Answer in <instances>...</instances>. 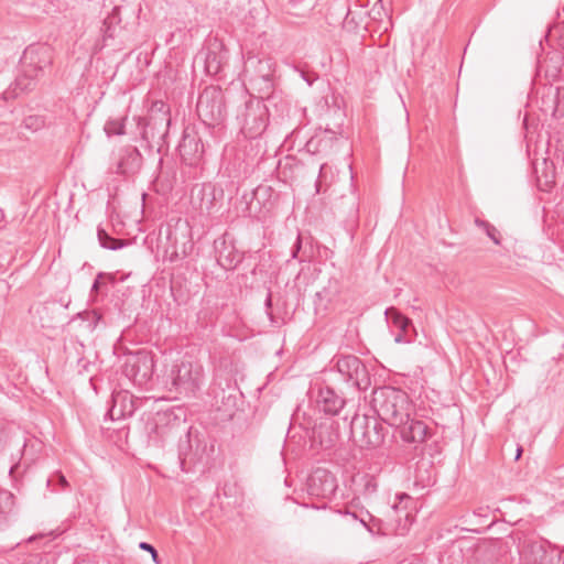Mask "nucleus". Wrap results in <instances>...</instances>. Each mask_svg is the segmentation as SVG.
Instances as JSON below:
<instances>
[{"mask_svg": "<svg viewBox=\"0 0 564 564\" xmlns=\"http://www.w3.org/2000/svg\"><path fill=\"white\" fill-rule=\"evenodd\" d=\"M371 406L382 422L393 427L402 425L413 412L409 395L401 389L388 386L372 391Z\"/></svg>", "mask_w": 564, "mask_h": 564, "instance_id": "nucleus-1", "label": "nucleus"}, {"mask_svg": "<svg viewBox=\"0 0 564 564\" xmlns=\"http://www.w3.org/2000/svg\"><path fill=\"white\" fill-rule=\"evenodd\" d=\"M52 61L53 52L51 46H28L20 59L21 74L15 79L14 90H19L21 93L33 90L39 78L44 75L45 69L51 67Z\"/></svg>", "mask_w": 564, "mask_h": 564, "instance_id": "nucleus-2", "label": "nucleus"}, {"mask_svg": "<svg viewBox=\"0 0 564 564\" xmlns=\"http://www.w3.org/2000/svg\"><path fill=\"white\" fill-rule=\"evenodd\" d=\"M204 378V368L199 362L184 359L172 366L164 382L170 392L193 397L200 390Z\"/></svg>", "mask_w": 564, "mask_h": 564, "instance_id": "nucleus-3", "label": "nucleus"}, {"mask_svg": "<svg viewBox=\"0 0 564 564\" xmlns=\"http://www.w3.org/2000/svg\"><path fill=\"white\" fill-rule=\"evenodd\" d=\"M274 64L269 57H259L249 55L245 61L243 77L252 90L260 96H265L269 104L276 100V96L271 95L273 89Z\"/></svg>", "mask_w": 564, "mask_h": 564, "instance_id": "nucleus-4", "label": "nucleus"}, {"mask_svg": "<svg viewBox=\"0 0 564 564\" xmlns=\"http://www.w3.org/2000/svg\"><path fill=\"white\" fill-rule=\"evenodd\" d=\"M264 96L250 98L246 101L243 109L237 115L240 130L246 138L256 139L260 137L268 127L270 106L276 107L275 100L269 104L263 100Z\"/></svg>", "mask_w": 564, "mask_h": 564, "instance_id": "nucleus-5", "label": "nucleus"}, {"mask_svg": "<svg viewBox=\"0 0 564 564\" xmlns=\"http://www.w3.org/2000/svg\"><path fill=\"white\" fill-rule=\"evenodd\" d=\"M196 110L198 117L205 124L214 127L221 123L226 117V106L224 93L220 87H205L199 94Z\"/></svg>", "mask_w": 564, "mask_h": 564, "instance_id": "nucleus-6", "label": "nucleus"}, {"mask_svg": "<svg viewBox=\"0 0 564 564\" xmlns=\"http://www.w3.org/2000/svg\"><path fill=\"white\" fill-rule=\"evenodd\" d=\"M164 108L165 105L162 101L154 102L141 132L142 139L145 140L150 147H158V150L165 143V138L167 137L171 124L170 113Z\"/></svg>", "mask_w": 564, "mask_h": 564, "instance_id": "nucleus-7", "label": "nucleus"}, {"mask_svg": "<svg viewBox=\"0 0 564 564\" xmlns=\"http://www.w3.org/2000/svg\"><path fill=\"white\" fill-rule=\"evenodd\" d=\"M350 431L354 442L360 448H377L384 442V427L376 417L355 416Z\"/></svg>", "mask_w": 564, "mask_h": 564, "instance_id": "nucleus-8", "label": "nucleus"}, {"mask_svg": "<svg viewBox=\"0 0 564 564\" xmlns=\"http://www.w3.org/2000/svg\"><path fill=\"white\" fill-rule=\"evenodd\" d=\"M336 373L349 387L367 390L370 376L364 362L356 356H339L335 362Z\"/></svg>", "mask_w": 564, "mask_h": 564, "instance_id": "nucleus-9", "label": "nucleus"}, {"mask_svg": "<svg viewBox=\"0 0 564 564\" xmlns=\"http://www.w3.org/2000/svg\"><path fill=\"white\" fill-rule=\"evenodd\" d=\"M122 372L135 384H145L154 372V359L152 352L145 349H140L126 354Z\"/></svg>", "mask_w": 564, "mask_h": 564, "instance_id": "nucleus-10", "label": "nucleus"}, {"mask_svg": "<svg viewBox=\"0 0 564 564\" xmlns=\"http://www.w3.org/2000/svg\"><path fill=\"white\" fill-rule=\"evenodd\" d=\"M223 195V189H217L213 183L196 184L192 189L191 203L200 215H210Z\"/></svg>", "mask_w": 564, "mask_h": 564, "instance_id": "nucleus-11", "label": "nucleus"}, {"mask_svg": "<svg viewBox=\"0 0 564 564\" xmlns=\"http://www.w3.org/2000/svg\"><path fill=\"white\" fill-rule=\"evenodd\" d=\"M336 489V477L325 468H316L307 479V491L311 496L332 498Z\"/></svg>", "mask_w": 564, "mask_h": 564, "instance_id": "nucleus-12", "label": "nucleus"}, {"mask_svg": "<svg viewBox=\"0 0 564 564\" xmlns=\"http://www.w3.org/2000/svg\"><path fill=\"white\" fill-rule=\"evenodd\" d=\"M142 403V399L134 397L128 391H118L112 393L111 406L107 414L112 421L130 417Z\"/></svg>", "mask_w": 564, "mask_h": 564, "instance_id": "nucleus-13", "label": "nucleus"}, {"mask_svg": "<svg viewBox=\"0 0 564 564\" xmlns=\"http://www.w3.org/2000/svg\"><path fill=\"white\" fill-rule=\"evenodd\" d=\"M551 543L544 539H525L520 547L523 564H551L547 547Z\"/></svg>", "mask_w": 564, "mask_h": 564, "instance_id": "nucleus-14", "label": "nucleus"}, {"mask_svg": "<svg viewBox=\"0 0 564 564\" xmlns=\"http://www.w3.org/2000/svg\"><path fill=\"white\" fill-rule=\"evenodd\" d=\"M178 152L183 162L189 166L197 165L204 154V144L196 133L183 134L178 144Z\"/></svg>", "mask_w": 564, "mask_h": 564, "instance_id": "nucleus-15", "label": "nucleus"}, {"mask_svg": "<svg viewBox=\"0 0 564 564\" xmlns=\"http://www.w3.org/2000/svg\"><path fill=\"white\" fill-rule=\"evenodd\" d=\"M143 158L135 147L127 145L119 150L116 173L134 175L142 166Z\"/></svg>", "mask_w": 564, "mask_h": 564, "instance_id": "nucleus-16", "label": "nucleus"}, {"mask_svg": "<svg viewBox=\"0 0 564 564\" xmlns=\"http://www.w3.org/2000/svg\"><path fill=\"white\" fill-rule=\"evenodd\" d=\"M217 263L225 270H234L242 261L243 254L225 239L215 241Z\"/></svg>", "mask_w": 564, "mask_h": 564, "instance_id": "nucleus-17", "label": "nucleus"}, {"mask_svg": "<svg viewBox=\"0 0 564 564\" xmlns=\"http://www.w3.org/2000/svg\"><path fill=\"white\" fill-rule=\"evenodd\" d=\"M395 429L399 430L401 438L406 443H423L429 436L426 423L411 416Z\"/></svg>", "mask_w": 564, "mask_h": 564, "instance_id": "nucleus-18", "label": "nucleus"}, {"mask_svg": "<svg viewBox=\"0 0 564 564\" xmlns=\"http://www.w3.org/2000/svg\"><path fill=\"white\" fill-rule=\"evenodd\" d=\"M316 402L318 409L329 415L338 414L345 404L344 398L338 395L334 389L329 387L319 389Z\"/></svg>", "mask_w": 564, "mask_h": 564, "instance_id": "nucleus-19", "label": "nucleus"}, {"mask_svg": "<svg viewBox=\"0 0 564 564\" xmlns=\"http://www.w3.org/2000/svg\"><path fill=\"white\" fill-rule=\"evenodd\" d=\"M248 15L243 22L248 28H254L259 22L267 18L265 7L262 0H249Z\"/></svg>", "mask_w": 564, "mask_h": 564, "instance_id": "nucleus-20", "label": "nucleus"}, {"mask_svg": "<svg viewBox=\"0 0 564 564\" xmlns=\"http://www.w3.org/2000/svg\"><path fill=\"white\" fill-rule=\"evenodd\" d=\"M384 315L389 323L401 332L408 333L412 326L411 319L402 315L395 307H388Z\"/></svg>", "mask_w": 564, "mask_h": 564, "instance_id": "nucleus-21", "label": "nucleus"}, {"mask_svg": "<svg viewBox=\"0 0 564 564\" xmlns=\"http://www.w3.org/2000/svg\"><path fill=\"white\" fill-rule=\"evenodd\" d=\"M14 496L8 490H0V522L7 521L14 508Z\"/></svg>", "mask_w": 564, "mask_h": 564, "instance_id": "nucleus-22", "label": "nucleus"}, {"mask_svg": "<svg viewBox=\"0 0 564 564\" xmlns=\"http://www.w3.org/2000/svg\"><path fill=\"white\" fill-rule=\"evenodd\" d=\"M223 56L216 52L208 51L205 56V70L208 75L216 76L221 72Z\"/></svg>", "mask_w": 564, "mask_h": 564, "instance_id": "nucleus-23", "label": "nucleus"}, {"mask_svg": "<svg viewBox=\"0 0 564 564\" xmlns=\"http://www.w3.org/2000/svg\"><path fill=\"white\" fill-rule=\"evenodd\" d=\"M97 236L100 246L109 250H118L126 245L123 240L109 236L108 232L100 226L97 228Z\"/></svg>", "mask_w": 564, "mask_h": 564, "instance_id": "nucleus-24", "label": "nucleus"}, {"mask_svg": "<svg viewBox=\"0 0 564 564\" xmlns=\"http://www.w3.org/2000/svg\"><path fill=\"white\" fill-rule=\"evenodd\" d=\"M316 433L319 438L321 445L326 449L332 448L338 438L337 433L334 432L332 426L322 425L318 427Z\"/></svg>", "mask_w": 564, "mask_h": 564, "instance_id": "nucleus-25", "label": "nucleus"}, {"mask_svg": "<svg viewBox=\"0 0 564 564\" xmlns=\"http://www.w3.org/2000/svg\"><path fill=\"white\" fill-rule=\"evenodd\" d=\"M118 22H119L118 8H113L112 12L107 18H105V20L102 21V26H101L100 31L102 33L104 42L107 39L113 37L115 25Z\"/></svg>", "mask_w": 564, "mask_h": 564, "instance_id": "nucleus-26", "label": "nucleus"}, {"mask_svg": "<svg viewBox=\"0 0 564 564\" xmlns=\"http://www.w3.org/2000/svg\"><path fill=\"white\" fill-rule=\"evenodd\" d=\"M77 317L82 319L83 327L88 332L95 330L99 321L101 319V315L96 311H85L79 313Z\"/></svg>", "mask_w": 564, "mask_h": 564, "instance_id": "nucleus-27", "label": "nucleus"}, {"mask_svg": "<svg viewBox=\"0 0 564 564\" xmlns=\"http://www.w3.org/2000/svg\"><path fill=\"white\" fill-rule=\"evenodd\" d=\"M46 487L52 491L66 490L69 488V484L65 476L61 471L54 473L47 480Z\"/></svg>", "mask_w": 564, "mask_h": 564, "instance_id": "nucleus-28", "label": "nucleus"}, {"mask_svg": "<svg viewBox=\"0 0 564 564\" xmlns=\"http://www.w3.org/2000/svg\"><path fill=\"white\" fill-rule=\"evenodd\" d=\"M124 117L110 118L105 123V131L108 135H122L124 134Z\"/></svg>", "mask_w": 564, "mask_h": 564, "instance_id": "nucleus-29", "label": "nucleus"}, {"mask_svg": "<svg viewBox=\"0 0 564 564\" xmlns=\"http://www.w3.org/2000/svg\"><path fill=\"white\" fill-rule=\"evenodd\" d=\"M171 421H173V424L170 427L169 433H172L174 430H178L183 426V423L175 415H172L171 413H162L158 414L155 431L159 433L160 424H170Z\"/></svg>", "mask_w": 564, "mask_h": 564, "instance_id": "nucleus-30", "label": "nucleus"}, {"mask_svg": "<svg viewBox=\"0 0 564 564\" xmlns=\"http://www.w3.org/2000/svg\"><path fill=\"white\" fill-rule=\"evenodd\" d=\"M45 124L44 118L41 116H28L23 120V126L32 131H37Z\"/></svg>", "mask_w": 564, "mask_h": 564, "instance_id": "nucleus-31", "label": "nucleus"}, {"mask_svg": "<svg viewBox=\"0 0 564 564\" xmlns=\"http://www.w3.org/2000/svg\"><path fill=\"white\" fill-rule=\"evenodd\" d=\"M165 253L169 257L170 261L183 259L187 256L186 243L183 245V248L181 251H178L176 248H174L170 254H169V250H166Z\"/></svg>", "mask_w": 564, "mask_h": 564, "instance_id": "nucleus-32", "label": "nucleus"}, {"mask_svg": "<svg viewBox=\"0 0 564 564\" xmlns=\"http://www.w3.org/2000/svg\"><path fill=\"white\" fill-rule=\"evenodd\" d=\"M301 248H302V237H301V235H297L296 240L292 247L291 258L299 259L301 262H303V261H305V259L299 256Z\"/></svg>", "mask_w": 564, "mask_h": 564, "instance_id": "nucleus-33", "label": "nucleus"}, {"mask_svg": "<svg viewBox=\"0 0 564 564\" xmlns=\"http://www.w3.org/2000/svg\"><path fill=\"white\" fill-rule=\"evenodd\" d=\"M377 491V482L375 481V479L370 476H366L365 477V489H364V494L365 495H372Z\"/></svg>", "mask_w": 564, "mask_h": 564, "instance_id": "nucleus-34", "label": "nucleus"}, {"mask_svg": "<svg viewBox=\"0 0 564 564\" xmlns=\"http://www.w3.org/2000/svg\"><path fill=\"white\" fill-rule=\"evenodd\" d=\"M139 547L143 551H147L148 553H151L152 560L155 563H159V553L153 545L148 542H140Z\"/></svg>", "mask_w": 564, "mask_h": 564, "instance_id": "nucleus-35", "label": "nucleus"}, {"mask_svg": "<svg viewBox=\"0 0 564 564\" xmlns=\"http://www.w3.org/2000/svg\"><path fill=\"white\" fill-rule=\"evenodd\" d=\"M486 235L492 240V242L497 246L500 245V234L499 231L497 230V228L495 226H492L491 224L488 226V228L486 229Z\"/></svg>", "mask_w": 564, "mask_h": 564, "instance_id": "nucleus-36", "label": "nucleus"}, {"mask_svg": "<svg viewBox=\"0 0 564 564\" xmlns=\"http://www.w3.org/2000/svg\"><path fill=\"white\" fill-rule=\"evenodd\" d=\"M370 520H373V517L368 512V511H360L359 512V516H358V521L365 525L366 528H368V522Z\"/></svg>", "mask_w": 564, "mask_h": 564, "instance_id": "nucleus-37", "label": "nucleus"}, {"mask_svg": "<svg viewBox=\"0 0 564 564\" xmlns=\"http://www.w3.org/2000/svg\"><path fill=\"white\" fill-rule=\"evenodd\" d=\"M410 340L411 339L408 337V333L401 330H399V333L394 337V341L398 344L410 343Z\"/></svg>", "mask_w": 564, "mask_h": 564, "instance_id": "nucleus-38", "label": "nucleus"}, {"mask_svg": "<svg viewBox=\"0 0 564 564\" xmlns=\"http://www.w3.org/2000/svg\"><path fill=\"white\" fill-rule=\"evenodd\" d=\"M104 276H105V274L101 273V272L97 274V276H96V279H95L94 283H93V286H91V293H96V292L99 291V289H100V279H102Z\"/></svg>", "mask_w": 564, "mask_h": 564, "instance_id": "nucleus-39", "label": "nucleus"}, {"mask_svg": "<svg viewBox=\"0 0 564 564\" xmlns=\"http://www.w3.org/2000/svg\"><path fill=\"white\" fill-rule=\"evenodd\" d=\"M381 11H383V8H378V3H376L371 9L370 14L372 15L373 19H379L382 13Z\"/></svg>", "mask_w": 564, "mask_h": 564, "instance_id": "nucleus-40", "label": "nucleus"}, {"mask_svg": "<svg viewBox=\"0 0 564 564\" xmlns=\"http://www.w3.org/2000/svg\"><path fill=\"white\" fill-rule=\"evenodd\" d=\"M475 224L477 227L484 229L486 231V229L488 228V226L490 225L488 221L486 220H482L480 218H476L475 219Z\"/></svg>", "mask_w": 564, "mask_h": 564, "instance_id": "nucleus-41", "label": "nucleus"}, {"mask_svg": "<svg viewBox=\"0 0 564 564\" xmlns=\"http://www.w3.org/2000/svg\"><path fill=\"white\" fill-rule=\"evenodd\" d=\"M326 169H327V165H326V164L321 165L318 180H317V182H316V186H317V187L322 184V180H323V177H324V174H325Z\"/></svg>", "mask_w": 564, "mask_h": 564, "instance_id": "nucleus-42", "label": "nucleus"}, {"mask_svg": "<svg viewBox=\"0 0 564 564\" xmlns=\"http://www.w3.org/2000/svg\"><path fill=\"white\" fill-rule=\"evenodd\" d=\"M264 304H265V307H267L268 311L272 307V294H271V292L268 293Z\"/></svg>", "mask_w": 564, "mask_h": 564, "instance_id": "nucleus-43", "label": "nucleus"}, {"mask_svg": "<svg viewBox=\"0 0 564 564\" xmlns=\"http://www.w3.org/2000/svg\"><path fill=\"white\" fill-rule=\"evenodd\" d=\"M344 514L351 517L354 520H358L359 512H351L347 510Z\"/></svg>", "mask_w": 564, "mask_h": 564, "instance_id": "nucleus-44", "label": "nucleus"}, {"mask_svg": "<svg viewBox=\"0 0 564 564\" xmlns=\"http://www.w3.org/2000/svg\"><path fill=\"white\" fill-rule=\"evenodd\" d=\"M522 451H523V449H522V447H520V446L517 448L516 459H519V458L521 457V455H522Z\"/></svg>", "mask_w": 564, "mask_h": 564, "instance_id": "nucleus-45", "label": "nucleus"}, {"mask_svg": "<svg viewBox=\"0 0 564 564\" xmlns=\"http://www.w3.org/2000/svg\"><path fill=\"white\" fill-rule=\"evenodd\" d=\"M76 564H94V563L88 562V561H79V562H77Z\"/></svg>", "mask_w": 564, "mask_h": 564, "instance_id": "nucleus-46", "label": "nucleus"}, {"mask_svg": "<svg viewBox=\"0 0 564 564\" xmlns=\"http://www.w3.org/2000/svg\"><path fill=\"white\" fill-rule=\"evenodd\" d=\"M13 471H14V467H11V468H10V471H9V473H10V475H11Z\"/></svg>", "mask_w": 564, "mask_h": 564, "instance_id": "nucleus-47", "label": "nucleus"}, {"mask_svg": "<svg viewBox=\"0 0 564 564\" xmlns=\"http://www.w3.org/2000/svg\"><path fill=\"white\" fill-rule=\"evenodd\" d=\"M562 468H564V465L562 466Z\"/></svg>", "mask_w": 564, "mask_h": 564, "instance_id": "nucleus-48", "label": "nucleus"}, {"mask_svg": "<svg viewBox=\"0 0 564 564\" xmlns=\"http://www.w3.org/2000/svg\"><path fill=\"white\" fill-rule=\"evenodd\" d=\"M562 552H564V549L562 550Z\"/></svg>", "mask_w": 564, "mask_h": 564, "instance_id": "nucleus-49", "label": "nucleus"}]
</instances>
